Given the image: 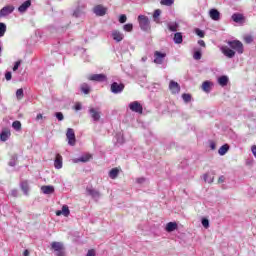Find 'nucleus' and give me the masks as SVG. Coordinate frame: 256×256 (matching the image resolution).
I'll return each mask as SVG.
<instances>
[{
    "label": "nucleus",
    "instance_id": "nucleus-1",
    "mask_svg": "<svg viewBox=\"0 0 256 256\" xmlns=\"http://www.w3.org/2000/svg\"><path fill=\"white\" fill-rule=\"evenodd\" d=\"M139 27L142 31H150L151 30V21H149V17L145 15L138 16Z\"/></svg>",
    "mask_w": 256,
    "mask_h": 256
},
{
    "label": "nucleus",
    "instance_id": "nucleus-2",
    "mask_svg": "<svg viewBox=\"0 0 256 256\" xmlns=\"http://www.w3.org/2000/svg\"><path fill=\"white\" fill-rule=\"evenodd\" d=\"M51 249L55 252L56 256H65V248L61 242H52Z\"/></svg>",
    "mask_w": 256,
    "mask_h": 256
},
{
    "label": "nucleus",
    "instance_id": "nucleus-3",
    "mask_svg": "<svg viewBox=\"0 0 256 256\" xmlns=\"http://www.w3.org/2000/svg\"><path fill=\"white\" fill-rule=\"evenodd\" d=\"M228 45L230 49H233L234 51H237L239 55L243 54V43L239 40H233V41H228Z\"/></svg>",
    "mask_w": 256,
    "mask_h": 256
},
{
    "label": "nucleus",
    "instance_id": "nucleus-4",
    "mask_svg": "<svg viewBox=\"0 0 256 256\" xmlns=\"http://www.w3.org/2000/svg\"><path fill=\"white\" fill-rule=\"evenodd\" d=\"M88 113L93 123H97L101 120V110L99 108H89Z\"/></svg>",
    "mask_w": 256,
    "mask_h": 256
},
{
    "label": "nucleus",
    "instance_id": "nucleus-5",
    "mask_svg": "<svg viewBox=\"0 0 256 256\" xmlns=\"http://www.w3.org/2000/svg\"><path fill=\"white\" fill-rule=\"evenodd\" d=\"M125 89V84L123 83H117L113 82L110 86L111 93H114V95H119V93H123V90Z\"/></svg>",
    "mask_w": 256,
    "mask_h": 256
},
{
    "label": "nucleus",
    "instance_id": "nucleus-6",
    "mask_svg": "<svg viewBox=\"0 0 256 256\" xmlns=\"http://www.w3.org/2000/svg\"><path fill=\"white\" fill-rule=\"evenodd\" d=\"M66 137L68 140V145L74 147L75 143H77V139L75 138V130H73V128L67 129Z\"/></svg>",
    "mask_w": 256,
    "mask_h": 256
},
{
    "label": "nucleus",
    "instance_id": "nucleus-7",
    "mask_svg": "<svg viewBox=\"0 0 256 256\" xmlns=\"http://www.w3.org/2000/svg\"><path fill=\"white\" fill-rule=\"evenodd\" d=\"M85 4H78L77 7L73 10L72 16L76 19H79V17H83L85 15Z\"/></svg>",
    "mask_w": 256,
    "mask_h": 256
},
{
    "label": "nucleus",
    "instance_id": "nucleus-8",
    "mask_svg": "<svg viewBox=\"0 0 256 256\" xmlns=\"http://www.w3.org/2000/svg\"><path fill=\"white\" fill-rule=\"evenodd\" d=\"M89 81H96L98 83H105L107 76L105 74H92L88 76Z\"/></svg>",
    "mask_w": 256,
    "mask_h": 256
},
{
    "label": "nucleus",
    "instance_id": "nucleus-9",
    "mask_svg": "<svg viewBox=\"0 0 256 256\" xmlns=\"http://www.w3.org/2000/svg\"><path fill=\"white\" fill-rule=\"evenodd\" d=\"M111 37L116 43H121L125 39V35L119 30H112Z\"/></svg>",
    "mask_w": 256,
    "mask_h": 256
},
{
    "label": "nucleus",
    "instance_id": "nucleus-10",
    "mask_svg": "<svg viewBox=\"0 0 256 256\" xmlns=\"http://www.w3.org/2000/svg\"><path fill=\"white\" fill-rule=\"evenodd\" d=\"M165 57H167V54L161 53L159 51L154 52V63L156 65H163V61H165Z\"/></svg>",
    "mask_w": 256,
    "mask_h": 256
},
{
    "label": "nucleus",
    "instance_id": "nucleus-11",
    "mask_svg": "<svg viewBox=\"0 0 256 256\" xmlns=\"http://www.w3.org/2000/svg\"><path fill=\"white\" fill-rule=\"evenodd\" d=\"M220 51L228 59H233V57H235V51L232 50L231 48L227 47V46H222L220 48Z\"/></svg>",
    "mask_w": 256,
    "mask_h": 256
},
{
    "label": "nucleus",
    "instance_id": "nucleus-12",
    "mask_svg": "<svg viewBox=\"0 0 256 256\" xmlns=\"http://www.w3.org/2000/svg\"><path fill=\"white\" fill-rule=\"evenodd\" d=\"M169 89L172 95H177L181 91V86L179 85V83L175 82L174 80H171L169 83Z\"/></svg>",
    "mask_w": 256,
    "mask_h": 256
},
{
    "label": "nucleus",
    "instance_id": "nucleus-13",
    "mask_svg": "<svg viewBox=\"0 0 256 256\" xmlns=\"http://www.w3.org/2000/svg\"><path fill=\"white\" fill-rule=\"evenodd\" d=\"M129 109L132 110L134 113H143V106L138 101H134L129 104Z\"/></svg>",
    "mask_w": 256,
    "mask_h": 256
},
{
    "label": "nucleus",
    "instance_id": "nucleus-14",
    "mask_svg": "<svg viewBox=\"0 0 256 256\" xmlns=\"http://www.w3.org/2000/svg\"><path fill=\"white\" fill-rule=\"evenodd\" d=\"M86 193H87V195L92 197V199H95L96 201H97V199H99L101 197V193L93 187H87Z\"/></svg>",
    "mask_w": 256,
    "mask_h": 256
},
{
    "label": "nucleus",
    "instance_id": "nucleus-15",
    "mask_svg": "<svg viewBox=\"0 0 256 256\" xmlns=\"http://www.w3.org/2000/svg\"><path fill=\"white\" fill-rule=\"evenodd\" d=\"M13 11H15V7L8 5V6H4L1 10H0V18L1 17H7V15H11V13H13Z\"/></svg>",
    "mask_w": 256,
    "mask_h": 256
},
{
    "label": "nucleus",
    "instance_id": "nucleus-16",
    "mask_svg": "<svg viewBox=\"0 0 256 256\" xmlns=\"http://www.w3.org/2000/svg\"><path fill=\"white\" fill-rule=\"evenodd\" d=\"M209 17L212 19V21H221V12L215 8H212L209 11Z\"/></svg>",
    "mask_w": 256,
    "mask_h": 256
},
{
    "label": "nucleus",
    "instance_id": "nucleus-17",
    "mask_svg": "<svg viewBox=\"0 0 256 256\" xmlns=\"http://www.w3.org/2000/svg\"><path fill=\"white\" fill-rule=\"evenodd\" d=\"M95 15L98 17H103L107 13V8L103 7L102 5H97L93 9Z\"/></svg>",
    "mask_w": 256,
    "mask_h": 256
},
{
    "label": "nucleus",
    "instance_id": "nucleus-18",
    "mask_svg": "<svg viewBox=\"0 0 256 256\" xmlns=\"http://www.w3.org/2000/svg\"><path fill=\"white\" fill-rule=\"evenodd\" d=\"M231 19L232 21H234V23H239L240 25H243V23H245V17L241 13H234Z\"/></svg>",
    "mask_w": 256,
    "mask_h": 256
},
{
    "label": "nucleus",
    "instance_id": "nucleus-19",
    "mask_svg": "<svg viewBox=\"0 0 256 256\" xmlns=\"http://www.w3.org/2000/svg\"><path fill=\"white\" fill-rule=\"evenodd\" d=\"M9 137H11V130L4 128L0 133V141L5 143V141H8Z\"/></svg>",
    "mask_w": 256,
    "mask_h": 256
},
{
    "label": "nucleus",
    "instance_id": "nucleus-20",
    "mask_svg": "<svg viewBox=\"0 0 256 256\" xmlns=\"http://www.w3.org/2000/svg\"><path fill=\"white\" fill-rule=\"evenodd\" d=\"M54 167L55 169H63V156H61V154H56Z\"/></svg>",
    "mask_w": 256,
    "mask_h": 256
},
{
    "label": "nucleus",
    "instance_id": "nucleus-21",
    "mask_svg": "<svg viewBox=\"0 0 256 256\" xmlns=\"http://www.w3.org/2000/svg\"><path fill=\"white\" fill-rule=\"evenodd\" d=\"M71 214V211L69 210V206L64 205L62 206V210L56 211L57 217H60V215H63L64 217H69Z\"/></svg>",
    "mask_w": 256,
    "mask_h": 256
},
{
    "label": "nucleus",
    "instance_id": "nucleus-22",
    "mask_svg": "<svg viewBox=\"0 0 256 256\" xmlns=\"http://www.w3.org/2000/svg\"><path fill=\"white\" fill-rule=\"evenodd\" d=\"M30 7H31V0H27L18 7V11L19 13H25V11H27V9H29Z\"/></svg>",
    "mask_w": 256,
    "mask_h": 256
},
{
    "label": "nucleus",
    "instance_id": "nucleus-23",
    "mask_svg": "<svg viewBox=\"0 0 256 256\" xmlns=\"http://www.w3.org/2000/svg\"><path fill=\"white\" fill-rule=\"evenodd\" d=\"M20 189L23 191L24 195H29V181L22 180L20 182Z\"/></svg>",
    "mask_w": 256,
    "mask_h": 256
},
{
    "label": "nucleus",
    "instance_id": "nucleus-24",
    "mask_svg": "<svg viewBox=\"0 0 256 256\" xmlns=\"http://www.w3.org/2000/svg\"><path fill=\"white\" fill-rule=\"evenodd\" d=\"M41 191L44 193V195H51L55 193V187L53 186H42Z\"/></svg>",
    "mask_w": 256,
    "mask_h": 256
},
{
    "label": "nucleus",
    "instance_id": "nucleus-25",
    "mask_svg": "<svg viewBox=\"0 0 256 256\" xmlns=\"http://www.w3.org/2000/svg\"><path fill=\"white\" fill-rule=\"evenodd\" d=\"M80 91L84 93V95H89V93H91V86L87 83H83L80 86Z\"/></svg>",
    "mask_w": 256,
    "mask_h": 256
},
{
    "label": "nucleus",
    "instance_id": "nucleus-26",
    "mask_svg": "<svg viewBox=\"0 0 256 256\" xmlns=\"http://www.w3.org/2000/svg\"><path fill=\"white\" fill-rule=\"evenodd\" d=\"M177 229V222H169L166 224L167 233H173Z\"/></svg>",
    "mask_w": 256,
    "mask_h": 256
},
{
    "label": "nucleus",
    "instance_id": "nucleus-27",
    "mask_svg": "<svg viewBox=\"0 0 256 256\" xmlns=\"http://www.w3.org/2000/svg\"><path fill=\"white\" fill-rule=\"evenodd\" d=\"M229 83V77L227 76H220L218 78V84L221 86V87H227V84Z\"/></svg>",
    "mask_w": 256,
    "mask_h": 256
},
{
    "label": "nucleus",
    "instance_id": "nucleus-28",
    "mask_svg": "<svg viewBox=\"0 0 256 256\" xmlns=\"http://www.w3.org/2000/svg\"><path fill=\"white\" fill-rule=\"evenodd\" d=\"M91 159V155H84L81 156L80 158H76L73 160V163H87Z\"/></svg>",
    "mask_w": 256,
    "mask_h": 256
},
{
    "label": "nucleus",
    "instance_id": "nucleus-29",
    "mask_svg": "<svg viewBox=\"0 0 256 256\" xmlns=\"http://www.w3.org/2000/svg\"><path fill=\"white\" fill-rule=\"evenodd\" d=\"M110 179H117L119 177V168H113L109 171Z\"/></svg>",
    "mask_w": 256,
    "mask_h": 256
},
{
    "label": "nucleus",
    "instance_id": "nucleus-30",
    "mask_svg": "<svg viewBox=\"0 0 256 256\" xmlns=\"http://www.w3.org/2000/svg\"><path fill=\"white\" fill-rule=\"evenodd\" d=\"M174 43H176L177 45L183 43V35L181 34V32H177L174 34Z\"/></svg>",
    "mask_w": 256,
    "mask_h": 256
},
{
    "label": "nucleus",
    "instance_id": "nucleus-31",
    "mask_svg": "<svg viewBox=\"0 0 256 256\" xmlns=\"http://www.w3.org/2000/svg\"><path fill=\"white\" fill-rule=\"evenodd\" d=\"M227 151H229V144H224L219 148L218 153L223 156L227 154Z\"/></svg>",
    "mask_w": 256,
    "mask_h": 256
},
{
    "label": "nucleus",
    "instance_id": "nucleus-32",
    "mask_svg": "<svg viewBox=\"0 0 256 256\" xmlns=\"http://www.w3.org/2000/svg\"><path fill=\"white\" fill-rule=\"evenodd\" d=\"M202 89L205 93H210L211 92V82H209V81L203 82Z\"/></svg>",
    "mask_w": 256,
    "mask_h": 256
},
{
    "label": "nucleus",
    "instance_id": "nucleus-33",
    "mask_svg": "<svg viewBox=\"0 0 256 256\" xmlns=\"http://www.w3.org/2000/svg\"><path fill=\"white\" fill-rule=\"evenodd\" d=\"M7 32V25L5 23L0 22V37H4Z\"/></svg>",
    "mask_w": 256,
    "mask_h": 256
},
{
    "label": "nucleus",
    "instance_id": "nucleus-34",
    "mask_svg": "<svg viewBox=\"0 0 256 256\" xmlns=\"http://www.w3.org/2000/svg\"><path fill=\"white\" fill-rule=\"evenodd\" d=\"M178 27H179V24H177V22H172L168 24V29L169 31H172V32L177 31Z\"/></svg>",
    "mask_w": 256,
    "mask_h": 256
},
{
    "label": "nucleus",
    "instance_id": "nucleus-35",
    "mask_svg": "<svg viewBox=\"0 0 256 256\" xmlns=\"http://www.w3.org/2000/svg\"><path fill=\"white\" fill-rule=\"evenodd\" d=\"M202 55L203 54L201 53V49H198L194 52L193 59H195V61H199L201 60Z\"/></svg>",
    "mask_w": 256,
    "mask_h": 256
},
{
    "label": "nucleus",
    "instance_id": "nucleus-36",
    "mask_svg": "<svg viewBox=\"0 0 256 256\" xmlns=\"http://www.w3.org/2000/svg\"><path fill=\"white\" fill-rule=\"evenodd\" d=\"M12 127L15 131H21V121L16 120L12 123Z\"/></svg>",
    "mask_w": 256,
    "mask_h": 256
},
{
    "label": "nucleus",
    "instance_id": "nucleus-37",
    "mask_svg": "<svg viewBox=\"0 0 256 256\" xmlns=\"http://www.w3.org/2000/svg\"><path fill=\"white\" fill-rule=\"evenodd\" d=\"M160 3L166 7H171L175 3V0H161Z\"/></svg>",
    "mask_w": 256,
    "mask_h": 256
},
{
    "label": "nucleus",
    "instance_id": "nucleus-38",
    "mask_svg": "<svg viewBox=\"0 0 256 256\" xmlns=\"http://www.w3.org/2000/svg\"><path fill=\"white\" fill-rule=\"evenodd\" d=\"M123 31H126L127 33H131L133 31V24L128 23L123 26Z\"/></svg>",
    "mask_w": 256,
    "mask_h": 256
},
{
    "label": "nucleus",
    "instance_id": "nucleus-39",
    "mask_svg": "<svg viewBox=\"0 0 256 256\" xmlns=\"http://www.w3.org/2000/svg\"><path fill=\"white\" fill-rule=\"evenodd\" d=\"M161 16V10L157 9L154 11L153 13V19L156 23H159V20H157V18H159Z\"/></svg>",
    "mask_w": 256,
    "mask_h": 256
},
{
    "label": "nucleus",
    "instance_id": "nucleus-40",
    "mask_svg": "<svg viewBox=\"0 0 256 256\" xmlns=\"http://www.w3.org/2000/svg\"><path fill=\"white\" fill-rule=\"evenodd\" d=\"M203 179H204L205 183H213V177H211V175H209V173L204 174Z\"/></svg>",
    "mask_w": 256,
    "mask_h": 256
},
{
    "label": "nucleus",
    "instance_id": "nucleus-41",
    "mask_svg": "<svg viewBox=\"0 0 256 256\" xmlns=\"http://www.w3.org/2000/svg\"><path fill=\"white\" fill-rule=\"evenodd\" d=\"M24 93H23V89L22 88H20V89H18L17 91H16V97H17V99L19 100V101H21V99H23V97H24Z\"/></svg>",
    "mask_w": 256,
    "mask_h": 256
},
{
    "label": "nucleus",
    "instance_id": "nucleus-42",
    "mask_svg": "<svg viewBox=\"0 0 256 256\" xmlns=\"http://www.w3.org/2000/svg\"><path fill=\"white\" fill-rule=\"evenodd\" d=\"M182 99H183L184 103H190L191 94H186V93L182 94Z\"/></svg>",
    "mask_w": 256,
    "mask_h": 256
},
{
    "label": "nucleus",
    "instance_id": "nucleus-43",
    "mask_svg": "<svg viewBox=\"0 0 256 256\" xmlns=\"http://www.w3.org/2000/svg\"><path fill=\"white\" fill-rule=\"evenodd\" d=\"M202 225L205 229H209V219L203 218Z\"/></svg>",
    "mask_w": 256,
    "mask_h": 256
},
{
    "label": "nucleus",
    "instance_id": "nucleus-44",
    "mask_svg": "<svg viewBox=\"0 0 256 256\" xmlns=\"http://www.w3.org/2000/svg\"><path fill=\"white\" fill-rule=\"evenodd\" d=\"M55 117L58 119V121H63L65 119L63 113L61 112H56Z\"/></svg>",
    "mask_w": 256,
    "mask_h": 256
},
{
    "label": "nucleus",
    "instance_id": "nucleus-45",
    "mask_svg": "<svg viewBox=\"0 0 256 256\" xmlns=\"http://www.w3.org/2000/svg\"><path fill=\"white\" fill-rule=\"evenodd\" d=\"M126 22H127V16L125 14L120 15L119 23H126Z\"/></svg>",
    "mask_w": 256,
    "mask_h": 256
},
{
    "label": "nucleus",
    "instance_id": "nucleus-46",
    "mask_svg": "<svg viewBox=\"0 0 256 256\" xmlns=\"http://www.w3.org/2000/svg\"><path fill=\"white\" fill-rule=\"evenodd\" d=\"M196 35H198V37H205V32H203L201 29H196Z\"/></svg>",
    "mask_w": 256,
    "mask_h": 256
},
{
    "label": "nucleus",
    "instance_id": "nucleus-47",
    "mask_svg": "<svg viewBox=\"0 0 256 256\" xmlns=\"http://www.w3.org/2000/svg\"><path fill=\"white\" fill-rule=\"evenodd\" d=\"M16 161H17V158L13 157V158L9 161V166H10V167H15V165H17Z\"/></svg>",
    "mask_w": 256,
    "mask_h": 256
},
{
    "label": "nucleus",
    "instance_id": "nucleus-48",
    "mask_svg": "<svg viewBox=\"0 0 256 256\" xmlns=\"http://www.w3.org/2000/svg\"><path fill=\"white\" fill-rule=\"evenodd\" d=\"M117 143H120V145H122V143H125V140L123 139L121 134L117 135Z\"/></svg>",
    "mask_w": 256,
    "mask_h": 256
},
{
    "label": "nucleus",
    "instance_id": "nucleus-49",
    "mask_svg": "<svg viewBox=\"0 0 256 256\" xmlns=\"http://www.w3.org/2000/svg\"><path fill=\"white\" fill-rule=\"evenodd\" d=\"M21 65V60L16 61L13 67V71H17L19 69V66Z\"/></svg>",
    "mask_w": 256,
    "mask_h": 256
},
{
    "label": "nucleus",
    "instance_id": "nucleus-50",
    "mask_svg": "<svg viewBox=\"0 0 256 256\" xmlns=\"http://www.w3.org/2000/svg\"><path fill=\"white\" fill-rule=\"evenodd\" d=\"M11 77H12L11 72H6V73H5V79H6V81H11Z\"/></svg>",
    "mask_w": 256,
    "mask_h": 256
},
{
    "label": "nucleus",
    "instance_id": "nucleus-51",
    "mask_svg": "<svg viewBox=\"0 0 256 256\" xmlns=\"http://www.w3.org/2000/svg\"><path fill=\"white\" fill-rule=\"evenodd\" d=\"M245 41H246L247 43H253V37H251V36H246V37H245Z\"/></svg>",
    "mask_w": 256,
    "mask_h": 256
},
{
    "label": "nucleus",
    "instance_id": "nucleus-52",
    "mask_svg": "<svg viewBox=\"0 0 256 256\" xmlns=\"http://www.w3.org/2000/svg\"><path fill=\"white\" fill-rule=\"evenodd\" d=\"M144 181H145V178L143 177L136 179V183H138L139 185L143 184Z\"/></svg>",
    "mask_w": 256,
    "mask_h": 256
},
{
    "label": "nucleus",
    "instance_id": "nucleus-53",
    "mask_svg": "<svg viewBox=\"0 0 256 256\" xmlns=\"http://www.w3.org/2000/svg\"><path fill=\"white\" fill-rule=\"evenodd\" d=\"M74 108L76 111H81L82 109L81 103H77Z\"/></svg>",
    "mask_w": 256,
    "mask_h": 256
},
{
    "label": "nucleus",
    "instance_id": "nucleus-54",
    "mask_svg": "<svg viewBox=\"0 0 256 256\" xmlns=\"http://www.w3.org/2000/svg\"><path fill=\"white\" fill-rule=\"evenodd\" d=\"M86 256H95V250H89L86 254Z\"/></svg>",
    "mask_w": 256,
    "mask_h": 256
},
{
    "label": "nucleus",
    "instance_id": "nucleus-55",
    "mask_svg": "<svg viewBox=\"0 0 256 256\" xmlns=\"http://www.w3.org/2000/svg\"><path fill=\"white\" fill-rule=\"evenodd\" d=\"M11 195L12 197H17V195H19V192L17 190H12Z\"/></svg>",
    "mask_w": 256,
    "mask_h": 256
},
{
    "label": "nucleus",
    "instance_id": "nucleus-56",
    "mask_svg": "<svg viewBox=\"0 0 256 256\" xmlns=\"http://www.w3.org/2000/svg\"><path fill=\"white\" fill-rule=\"evenodd\" d=\"M251 151H252V154L254 155V157L256 156V145H253L251 147Z\"/></svg>",
    "mask_w": 256,
    "mask_h": 256
},
{
    "label": "nucleus",
    "instance_id": "nucleus-57",
    "mask_svg": "<svg viewBox=\"0 0 256 256\" xmlns=\"http://www.w3.org/2000/svg\"><path fill=\"white\" fill-rule=\"evenodd\" d=\"M218 183H225V176H220L218 179Z\"/></svg>",
    "mask_w": 256,
    "mask_h": 256
},
{
    "label": "nucleus",
    "instance_id": "nucleus-58",
    "mask_svg": "<svg viewBox=\"0 0 256 256\" xmlns=\"http://www.w3.org/2000/svg\"><path fill=\"white\" fill-rule=\"evenodd\" d=\"M198 45H200V47H205V41L199 40Z\"/></svg>",
    "mask_w": 256,
    "mask_h": 256
},
{
    "label": "nucleus",
    "instance_id": "nucleus-59",
    "mask_svg": "<svg viewBox=\"0 0 256 256\" xmlns=\"http://www.w3.org/2000/svg\"><path fill=\"white\" fill-rule=\"evenodd\" d=\"M41 119H43V114H38V115L36 116V121H39V120H41Z\"/></svg>",
    "mask_w": 256,
    "mask_h": 256
},
{
    "label": "nucleus",
    "instance_id": "nucleus-60",
    "mask_svg": "<svg viewBox=\"0 0 256 256\" xmlns=\"http://www.w3.org/2000/svg\"><path fill=\"white\" fill-rule=\"evenodd\" d=\"M210 149L215 150V143L214 142L210 143Z\"/></svg>",
    "mask_w": 256,
    "mask_h": 256
},
{
    "label": "nucleus",
    "instance_id": "nucleus-61",
    "mask_svg": "<svg viewBox=\"0 0 256 256\" xmlns=\"http://www.w3.org/2000/svg\"><path fill=\"white\" fill-rule=\"evenodd\" d=\"M24 256H29V250H25L23 253Z\"/></svg>",
    "mask_w": 256,
    "mask_h": 256
},
{
    "label": "nucleus",
    "instance_id": "nucleus-62",
    "mask_svg": "<svg viewBox=\"0 0 256 256\" xmlns=\"http://www.w3.org/2000/svg\"><path fill=\"white\" fill-rule=\"evenodd\" d=\"M141 61L145 63V61H147V56L142 57Z\"/></svg>",
    "mask_w": 256,
    "mask_h": 256
},
{
    "label": "nucleus",
    "instance_id": "nucleus-63",
    "mask_svg": "<svg viewBox=\"0 0 256 256\" xmlns=\"http://www.w3.org/2000/svg\"><path fill=\"white\" fill-rule=\"evenodd\" d=\"M1 51H2V48H1V46H0V53H1Z\"/></svg>",
    "mask_w": 256,
    "mask_h": 256
}]
</instances>
